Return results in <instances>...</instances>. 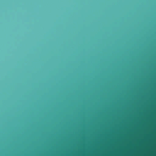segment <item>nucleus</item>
Segmentation results:
<instances>
[{"label":"nucleus","instance_id":"nucleus-2","mask_svg":"<svg viewBox=\"0 0 156 156\" xmlns=\"http://www.w3.org/2000/svg\"><path fill=\"white\" fill-rule=\"evenodd\" d=\"M109 10H112V9H109Z\"/></svg>","mask_w":156,"mask_h":156},{"label":"nucleus","instance_id":"nucleus-3","mask_svg":"<svg viewBox=\"0 0 156 156\" xmlns=\"http://www.w3.org/2000/svg\"><path fill=\"white\" fill-rule=\"evenodd\" d=\"M109 10H112V9H109Z\"/></svg>","mask_w":156,"mask_h":156},{"label":"nucleus","instance_id":"nucleus-1","mask_svg":"<svg viewBox=\"0 0 156 156\" xmlns=\"http://www.w3.org/2000/svg\"><path fill=\"white\" fill-rule=\"evenodd\" d=\"M109 10H112V9H109Z\"/></svg>","mask_w":156,"mask_h":156}]
</instances>
